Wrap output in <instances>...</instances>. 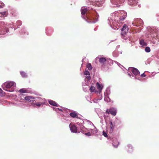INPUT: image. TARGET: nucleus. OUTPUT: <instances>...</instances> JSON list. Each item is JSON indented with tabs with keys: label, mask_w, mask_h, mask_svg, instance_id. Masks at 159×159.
<instances>
[{
	"label": "nucleus",
	"mask_w": 159,
	"mask_h": 159,
	"mask_svg": "<svg viewBox=\"0 0 159 159\" xmlns=\"http://www.w3.org/2000/svg\"><path fill=\"white\" fill-rule=\"evenodd\" d=\"M103 134L105 137H107V134L104 131L103 132Z\"/></svg>",
	"instance_id": "cd10ccee"
},
{
	"label": "nucleus",
	"mask_w": 159,
	"mask_h": 159,
	"mask_svg": "<svg viewBox=\"0 0 159 159\" xmlns=\"http://www.w3.org/2000/svg\"><path fill=\"white\" fill-rule=\"evenodd\" d=\"M131 71L135 75H139L140 73L139 70L135 68H133L132 69Z\"/></svg>",
	"instance_id": "6e6552de"
},
{
	"label": "nucleus",
	"mask_w": 159,
	"mask_h": 159,
	"mask_svg": "<svg viewBox=\"0 0 159 159\" xmlns=\"http://www.w3.org/2000/svg\"><path fill=\"white\" fill-rule=\"evenodd\" d=\"M2 90L0 89V96H2Z\"/></svg>",
	"instance_id": "7c9ffc66"
},
{
	"label": "nucleus",
	"mask_w": 159,
	"mask_h": 159,
	"mask_svg": "<svg viewBox=\"0 0 159 159\" xmlns=\"http://www.w3.org/2000/svg\"><path fill=\"white\" fill-rule=\"evenodd\" d=\"M146 76V75L144 73H143L141 75V76L142 77H145Z\"/></svg>",
	"instance_id": "c85d7f7f"
},
{
	"label": "nucleus",
	"mask_w": 159,
	"mask_h": 159,
	"mask_svg": "<svg viewBox=\"0 0 159 159\" xmlns=\"http://www.w3.org/2000/svg\"><path fill=\"white\" fill-rule=\"evenodd\" d=\"M49 103L51 105L57 107L58 104L57 103L55 102L52 100H50L49 102Z\"/></svg>",
	"instance_id": "4468645a"
},
{
	"label": "nucleus",
	"mask_w": 159,
	"mask_h": 159,
	"mask_svg": "<svg viewBox=\"0 0 159 159\" xmlns=\"http://www.w3.org/2000/svg\"><path fill=\"white\" fill-rule=\"evenodd\" d=\"M84 74L85 75H90L89 72L88 70H86L84 71Z\"/></svg>",
	"instance_id": "bb28decb"
},
{
	"label": "nucleus",
	"mask_w": 159,
	"mask_h": 159,
	"mask_svg": "<svg viewBox=\"0 0 159 159\" xmlns=\"http://www.w3.org/2000/svg\"><path fill=\"white\" fill-rule=\"evenodd\" d=\"M87 79H89V78H90V76H88V77H87Z\"/></svg>",
	"instance_id": "473e14b6"
},
{
	"label": "nucleus",
	"mask_w": 159,
	"mask_h": 159,
	"mask_svg": "<svg viewBox=\"0 0 159 159\" xmlns=\"http://www.w3.org/2000/svg\"><path fill=\"white\" fill-rule=\"evenodd\" d=\"M119 144V143H118V144L117 145H115L114 144H113V146L115 147V148H117L118 145Z\"/></svg>",
	"instance_id": "c756f323"
},
{
	"label": "nucleus",
	"mask_w": 159,
	"mask_h": 159,
	"mask_svg": "<svg viewBox=\"0 0 159 159\" xmlns=\"http://www.w3.org/2000/svg\"><path fill=\"white\" fill-rule=\"evenodd\" d=\"M121 34L123 36H124L127 31V26L126 24H125L123 27L121 29Z\"/></svg>",
	"instance_id": "39448f33"
},
{
	"label": "nucleus",
	"mask_w": 159,
	"mask_h": 159,
	"mask_svg": "<svg viewBox=\"0 0 159 159\" xmlns=\"http://www.w3.org/2000/svg\"><path fill=\"white\" fill-rule=\"evenodd\" d=\"M87 10L86 8H85L84 7H82L81 9V12L82 15H85V14H87L86 13L87 11Z\"/></svg>",
	"instance_id": "9b49d317"
},
{
	"label": "nucleus",
	"mask_w": 159,
	"mask_h": 159,
	"mask_svg": "<svg viewBox=\"0 0 159 159\" xmlns=\"http://www.w3.org/2000/svg\"><path fill=\"white\" fill-rule=\"evenodd\" d=\"M134 24V23H133V24L134 25H135Z\"/></svg>",
	"instance_id": "72a5a7b5"
},
{
	"label": "nucleus",
	"mask_w": 159,
	"mask_h": 159,
	"mask_svg": "<svg viewBox=\"0 0 159 159\" xmlns=\"http://www.w3.org/2000/svg\"><path fill=\"white\" fill-rule=\"evenodd\" d=\"M34 99H35V98L31 96H26L25 98V100L29 101L30 102H31V101H34Z\"/></svg>",
	"instance_id": "1a4fd4ad"
},
{
	"label": "nucleus",
	"mask_w": 159,
	"mask_h": 159,
	"mask_svg": "<svg viewBox=\"0 0 159 159\" xmlns=\"http://www.w3.org/2000/svg\"><path fill=\"white\" fill-rule=\"evenodd\" d=\"M106 113L109 114V113L113 116H115L116 114V110L114 108H111L109 110H108L106 111Z\"/></svg>",
	"instance_id": "423d86ee"
},
{
	"label": "nucleus",
	"mask_w": 159,
	"mask_h": 159,
	"mask_svg": "<svg viewBox=\"0 0 159 159\" xmlns=\"http://www.w3.org/2000/svg\"><path fill=\"white\" fill-rule=\"evenodd\" d=\"M87 67L89 70H91L92 69V66L90 63L88 64L87 65Z\"/></svg>",
	"instance_id": "5701e85b"
},
{
	"label": "nucleus",
	"mask_w": 159,
	"mask_h": 159,
	"mask_svg": "<svg viewBox=\"0 0 159 159\" xmlns=\"http://www.w3.org/2000/svg\"><path fill=\"white\" fill-rule=\"evenodd\" d=\"M7 12L6 11L0 13V16L4 17L7 16Z\"/></svg>",
	"instance_id": "a211bd4d"
},
{
	"label": "nucleus",
	"mask_w": 159,
	"mask_h": 159,
	"mask_svg": "<svg viewBox=\"0 0 159 159\" xmlns=\"http://www.w3.org/2000/svg\"><path fill=\"white\" fill-rule=\"evenodd\" d=\"M140 44L142 46H146L147 43H145L143 39H141L140 41Z\"/></svg>",
	"instance_id": "6ab92c4d"
},
{
	"label": "nucleus",
	"mask_w": 159,
	"mask_h": 159,
	"mask_svg": "<svg viewBox=\"0 0 159 159\" xmlns=\"http://www.w3.org/2000/svg\"><path fill=\"white\" fill-rule=\"evenodd\" d=\"M122 18L120 17V16L119 17V18H118V20H117V21L118 22H120V23H122V21H124V20H122Z\"/></svg>",
	"instance_id": "393cba45"
},
{
	"label": "nucleus",
	"mask_w": 159,
	"mask_h": 159,
	"mask_svg": "<svg viewBox=\"0 0 159 159\" xmlns=\"http://www.w3.org/2000/svg\"><path fill=\"white\" fill-rule=\"evenodd\" d=\"M128 3L130 5H133L136 3V2L134 0H128Z\"/></svg>",
	"instance_id": "dca6fc26"
},
{
	"label": "nucleus",
	"mask_w": 159,
	"mask_h": 159,
	"mask_svg": "<svg viewBox=\"0 0 159 159\" xmlns=\"http://www.w3.org/2000/svg\"><path fill=\"white\" fill-rule=\"evenodd\" d=\"M117 120H116V122H117Z\"/></svg>",
	"instance_id": "f704fd0d"
},
{
	"label": "nucleus",
	"mask_w": 159,
	"mask_h": 159,
	"mask_svg": "<svg viewBox=\"0 0 159 159\" xmlns=\"http://www.w3.org/2000/svg\"><path fill=\"white\" fill-rule=\"evenodd\" d=\"M45 103L44 99L41 98H35L34 101L31 103V104L35 105L38 107L43 106Z\"/></svg>",
	"instance_id": "f257e3e1"
},
{
	"label": "nucleus",
	"mask_w": 159,
	"mask_h": 159,
	"mask_svg": "<svg viewBox=\"0 0 159 159\" xmlns=\"http://www.w3.org/2000/svg\"><path fill=\"white\" fill-rule=\"evenodd\" d=\"M96 86L97 89L99 91H101L102 90L103 88L102 85H100L98 83V82L96 84Z\"/></svg>",
	"instance_id": "ddd939ff"
},
{
	"label": "nucleus",
	"mask_w": 159,
	"mask_h": 159,
	"mask_svg": "<svg viewBox=\"0 0 159 159\" xmlns=\"http://www.w3.org/2000/svg\"><path fill=\"white\" fill-rule=\"evenodd\" d=\"M70 129L71 131L74 133H77V127L75 125H73L70 126Z\"/></svg>",
	"instance_id": "0eeeda50"
},
{
	"label": "nucleus",
	"mask_w": 159,
	"mask_h": 159,
	"mask_svg": "<svg viewBox=\"0 0 159 159\" xmlns=\"http://www.w3.org/2000/svg\"><path fill=\"white\" fill-rule=\"evenodd\" d=\"M70 115L73 118H78V115L75 111H73L70 113Z\"/></svg>",
	"instance_id": "9d476101"
},
{
	"label": "nucleus",
	"mask_w": 159,
	"mask_h": 159,
	"mask_svg": "<svg viewBox=\"0 0 159 159\" xmlns=\"http://www.w3.org/2000/svg\"><path fill=\"white\" fill-rule=\"evenodd\" d=\"M85 16V19L88 22L92 23L95 22V19L93 16H92L91 15H88L87 14H86V16Z\"/></svg>",
	"instance_id": "20e7f679"
},
{
	"label": "nucleus",
	"mask_w": 159,
	"mask_h": 159,
	"mask_svg": "<svg viewBox=\"0 0 159 159\" xmlns=\"http://www.w3.org/2000/svg\"><path fill=\"white\" fill-rule=\"evenodd\" d=\"M20 74L23 77H26L27 76L26 74L24 71H21L20 72Z\"/></svg>",
	"instance_id": "412c9836"
},
{
	"label": "nucleus",
	"mask_w": 159,
	"mask_h": 159,
	"mask_svg": "<svg viewBox=\"0 0 159 159\" xmlns=\"http://www.w3.org/2000/svg\"><path fill=\"white\" fill-rule=\"evenodd\" d=\"M95 90V88L93 86H91L89 90L91 93L93 92Z\"/></svg>",
	"instance_id": "4be33fe9"
},
{
	"label": "nucleus",
	"mask_w": 159,
	"mask_h": 159,
	"mask_svg": "<svg viewBox=\"0 0 159 159\" xmlns=\"http://www.w3.org/2000/svg\"><path fill=\"white\" fill-rule=\"evenodd\" d=\"M126 16H127V14L126 13H123V14H122V15H121L120 16V17L121 18H122V20H124L125 18H126Z\"/></svg>",
	"instance_id": "aec40b11"
},
{
	"label": "nucleus",
	"mask_w": 159,
	"mask_h": 159,
	"mask_svg": "<svg viewBox=\"0 0 159 159\" xmlns=\"http://www.w3.org/2000/svg\"><path fill=\"white\" fill-rule=\"evenodd\" d=\"M28 90L25 89H20L19 92L21 93H28Z\"/></svg>",
	"instance_id": "f3484780"
},
{
	"label": "nucleus",
	"mask_w": 159,
	"mask_h": 159,
	"mask_svg": "<svg viewBox=\"0 0 159 159\" xmlns=\"http://www.w3.org/2000/svg\"><path fill=\"white\" fill-rule=\"evenodd\" d=\"M8 29L2 22L0 23V34H4L7 32Z\"/></svg>",
	"instance_id": "f03ea898"
},
{
	"label": "nucleus",
	"mask_w": 159,
	"mask_h": 159,
	"mask_svg": "<svg viewBox=\"0 0 159 159\" xmlns=\"http://www.w3.org/2000/svg\"><path fill=\"white\" fill-rule=\"evenodd\" d=\"M145 51L147 52H149L150 51V49L149 47H146L145 49Z\"/></svg>",
	"instance_id": "b1692460"
},
{
	"label": "nucleus",
	"mask_w": 159,
	"mask_h": 159,
	"mask_svg": "<svg viewBox=\"0 0 159 159\" xmlns=\"http://www.w3.org/2000/svg\"><path fill=\"white\" fill-rule=\"evenodd\" d=\"M15 83L13 82H10L7 83H5L3 84V86L5 87L7 89H10L12 87H15Z\"/></svg>",
	"instance_id": "7ed1b4c3"
},
{
	"label": "nucleus",
	"mask_w": 159,
	"mask_h": 159,
	"mask_svg": "<svg viewBox=\"0 0 159 159\" xmlns=\"http://www.w3.org/2000/svg\"><path fill=\"white\" fill-rule=\"evenodd\" d=\"M3 89L5 90H6V91H10V90H7V89H4L3 88Z\"/></svg>",
	"instance_id": "2f4dec72"
},
{
	"label": "nucleus",
	"mask_w": 159,
	"mask_h": 159,
	"mask_svg": "<svg viewBox=\"0 0 159 159\" xmlns=\"http://www.w3.org/2000/svg\"><path fill=\"white\" fill-rule=\"evenodd\" d=\"M106 60V58L105 57H101L99 58V61L101 64H104Z\"/></svg>",
	"instance_id": "f8f14e48"
},
{
	"label": "nucleus",
	"mask_w": 159,
	"mask_h": 159,
	"mask_svg": "<svg viewBox=\"0 0 159 159\" xmlns=\"http://www.w3.org/2000/svg\"><path fill=\"white\" fill-rule=\"evenodd\" d=\"M5 5L4 3L2 2H0V8H1L4 7Z\"/></svg>",
	"instance_id": "a878e982"
},
{
	"label": "nucleus",
	"mask_w": 159,
	"mask_h": 159,
	"mask_svg": "<svg viewBox=\"0 0 159 159\" xmlns=\"http://www.w3.org/2000/svg\"><path fill=\"white\" fill-rule=\"evenodd\" d=\"M110 127L112 131L114 129V126L116 125L115 122H114L113 123L112 122H110Z\"/></svg>",
	"instance_id": "2eb2a0df"
}]
</instances>
